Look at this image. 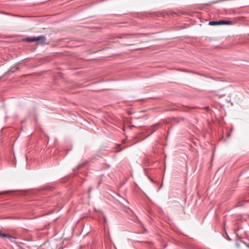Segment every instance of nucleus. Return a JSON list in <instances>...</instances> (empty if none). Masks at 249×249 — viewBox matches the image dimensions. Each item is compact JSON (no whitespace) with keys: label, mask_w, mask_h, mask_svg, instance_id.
Masks as SVG:
<instances>
[{"label":"nucleus","mask_w":249,"mask_h":249,"mask_svg":"<svg viewBox=\"0 0 249 249\" xmlns=\"http://www.w3.org/2000/svg\"><path fill=\"white\" fill-rule=\"evenodd\" d=\"M46 40V38L44 36H40L37 37H31V38H28L27 39V40L29 42H34V41H45Z\"/></svg>","instance_id":"1"},{"label":"nucleus","mask_w":249,"mask_h":249,"mask_svg":"<svg viewBox=\"0 0 249 249\" xmlns=\"http://www.w3.org/2000/svg\"><path fill=\"white\" fill-rule=\"evenodd\" d=\"M0 237H6V238H8L10 239L13 238V237H12V236H10L5 233H2L0 230Z\"/></svg>","instance_id":"3"},{"label":"nucleus","mask_w":249,"mask_h":249,"mask_svg":"<svg viewBox=\"0 0 249 249\" xmlns=\"http://www.w3.org/2000/svg\"><path fill=\"white\" fill-rule=\"evenodd\" d=\"M229 21L220 20L219 21H211L209 24L211 25H222V24H229L230 23Z\"/></svg>","instance_id":"2"}]
</instances>
